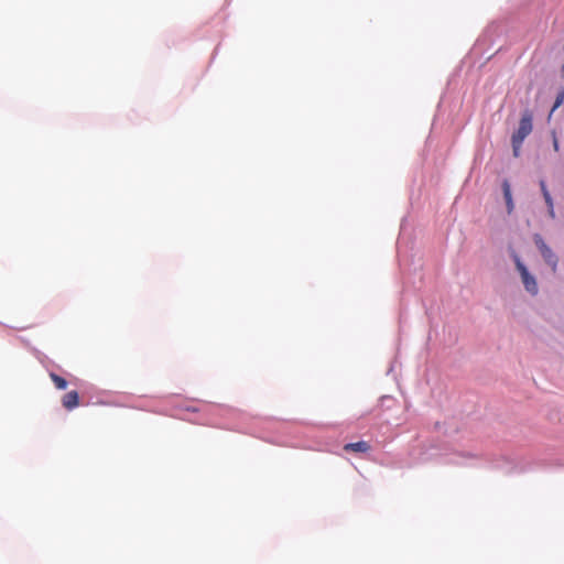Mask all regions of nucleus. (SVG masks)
Segmentation results:
<instances>
[{"label":"nucleus","mask_w":564,"mask_h":564,"mask_svg":"<svg viewBox=\"0 0 564 564\" xmlns=\"http://www.w3.org/2000/svg\"><path fill=\"white\" fill-rule=\"evenodd\" d=\"M533 129V116L530 110H524L522 112L519 127L512 133L511 137V145L512 152L516 158L520 155L521 147L525 138L532 132Z\"/></svg>","instance_id":"obj_1"},{"label":"nucleus","mask_w":564,"mask_h":564,"mask_svg":"<svg viewBox=\"0 0 564 564\" xmlns=\"http://www.w3.org/2000/svg\"><path fill=\"white\" fill-rule=\"evenodd\" d=\"M511 258L514 261L516 268L520 273L524 289L531 295H536L539 292V288L535 276L530 273L527 265L522 262L521 258L514 250L511 251Z\"/></svg>","instance_id":"obj_2"},{"label":"nucleus","mask_w":564,"mask_h":564,"mask_svg":"<svg viewBox=\"0 0 564 564\" xmlns=\"http://www.w3.org/2000/svg\"><path fill=\"white\" fill-rule=\"evenodd\" d=\"M344 449L346 452L366 453L370 449V445L366 441H358L345 444Z\"/></svg>","instance_id":"obj_3"},{"label":"nucleus","mask_w":564,"mask_h":564,"mask_svg":"<svg viewBox=\"0 0 564 564\" xmlns=\"http://www.w3.org/2000/svg\"><path fill=\"white\" fill-rule=\"evenodd\" d=\"M63 406L67 410H73L78 405L77 391H69L63 397Z\"/></svg>","instance_id":"obj_4"},{"label":"nucleus","mask_w":564,"mask_h":564,"mask_svg":"<svg viewBox=\"0 0 564 564\" xmlns=\"http://www.w3.org/2000/svg\"><path fill=\"white\" fill-rule=\"evenodd\" d=\"M476 455L470 453H456L449 462L457 465H468L469 460L476 459Z\"/></svg>","instance_id":"obj_5"},{"label":"nucleus","mask_w":564,"mask_h":564,"mask_svg":"<svg viewBox=\"0 0 564 564\" xmlns=\"http://www.w3.org/2000/svg\"><path fill=\"white\" fill-rule=\"evenodd\" d=\"M541 256L543 257L544 261L552 268L553 272H555L558 259L552 249L546 250L545 253H542Z\"/></svg>","instance_id":"obj_6"},{"label":"nucleus","mask_w":564,"mask_h":564,"mask_svg":"<svg viewBox=\"0 0 564 564\" xmlns=\"http://www.w3.org/2000/svg\"><path fill=\"white\" fill-rule=\"evenodd\" d=\"M50 377L54 382L56 389L65 390L67 388V381L63 377L56 375L55 372H50Z\"/></svg>","instance_id":"obj_7"},{"label":"nucleus","mask_w":564,"mask_h":564,"mask_svg":"<svg viewBox=\"0 0 564 564\" xmlns=\"http://www.w3.org/2000/svg\"><path fill=\"white\" fill-rule=\"evenodd\" d=\"M502 192H503V197H505L506 203L508 200L512 199L510 184H509V182L507 180H505L503 183H502Z\"/></svg>","instance_id":"obj_8"},{"label":"nucleus","mask_w":564,"mask_h":564,"mask_svg":"<svg viewBox=\"0 0 564 564\" xmlns=\"http://www.w3.org/2000/svg\"><path fill=\"white\" fill-rule=\"evenodd\" d=\"M564 100V88L558 93L555 104L553 106V110L556 109Z\"/></svg>","instance_id":"obj_9"},{"label":"nucleus","mask_w":564,"mask_h":564,"mask_svg":"<svg viewBox=\"0 0 564 564\" xmlns=\"http://www.w3.org/2000/svg\"><path fill=\"white\" fill-rule=\"evenodd\" d=\"M543 198L545 200V204L547 205V208L554 206L553 198H552L550 192H545V196H543Z\"/></svg>","instance_id":"obj_10"},{"label":"nucleus","mask_w":564,"mask_h":564,"mask_svg":"<svg viewBox=\"0 0 564 564\" xmlns=\"http://www.w3.org/2000/svg\"><path fill=\"white\" fill-rule=\"evenodd\" d=\"M552 139H553V149H554L555 152H558L560 143H558V140H557L555 131H552Z\"/></svg>","instance_id":"obj_11"},{"label":"nucleus","mask_w":564,"mask_h":564,"mask_svg":"<svg viewBox=\"0 0 564 564\" xmlns=\"http://www.w3.org/2000/svg\"><path fill=\"white\" fill-rule=\"evenodd\" d=\"M534 242H535V246L538 247V249L540 247H542V245H545V241L543 240V238L540 235L534 236Z\"/></svg>","instance_id":"obj_12"},{"label":"nucleus","mask_w":564,"mask_h":564,"mask_svg":"<svg viewBox=\"0 0 564 564\" xmlns=\"http://www.w3.org/2000/svg\"><path fill=\"white\" fill-rule=\"evenodd\" d=\"M540 187H541L542 195L545 196V192H549L545 181H543V180L540 181Z\"/></svg>","instance_id":"obj_13"},{"label":"nucleus","mask_w":564,"mask_h":564,"mask_svg":"<svg viewBox=\"0 0 564 564\" xmlns=\"http://www.w3.org/2000/svg\"><path fill=\"white\" fill-rule=\"evenodd\" d=\"M506 205H507L508 213H509V214H510V213H512L513 207H514V205H513V200H512V199H511V200H508V202L506 203Z\"/></svg>","instance_id":"obj_14"},{"label":"nucleus","mask_w":564,"mask_h":564,"mask_svg":"<svg viewBox=\"0 0 564 564\" xmlns=\"http://www.w3.org/2000/svg\"><path fill=\"white\" fill-rule=\"evenodd\" d=\"M507 465H510V463L508 460H505ZM507 474H511L514 471V467H509V466H506V467H502Z\"/></svg>","instance_id":"obj_15"},{"label":"nucleus","mask_w":564,"mask_h":564,"mask_svg":"<svg viewBox=\"0 0 564 564\" xmlns=\"http://www.w3.org/2000/svg\"><path fill=\"white\" fill-rule=\"evenodd\" d=\"M547 213H549V215H550V217H551L552 219H554V218H555V210H554V206H553V207H549V208H547Z\"/></svg>","instance_id":"obj_16"},{"label":"nucleus","mask_w":564,"mask_h":564,"mask_svg":"<svg viewBox=\"0 0 564 564\" xmlns=\"http://www.w3.org/2000/svg\"><path fill=\"white\" fill-rule=\"evenodd\" d=\"M551 249L546 243L542 245V247L539 248V251L542 253H545L546 250Z\"/></svg>","instance_id":"obj_17"},{"label":"nucleus","mask_w":564,"mask_h":564,"mask_svg":"<svg viewBox=\"0 0 564 564\" xmlns=\"http://www.w3.org/2000/svg\"><path fill=\"white\" fill-rule=\"evenodd\" d=\"M561 70H562V74L564 75V64L562 65V69Z\"/></svg>","instance_id":"obj_18"}]
</instances>
